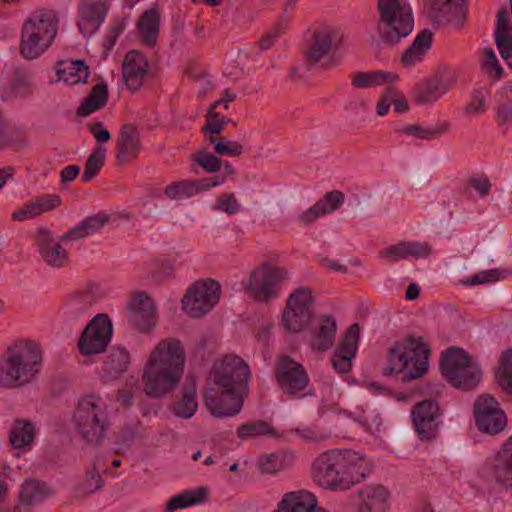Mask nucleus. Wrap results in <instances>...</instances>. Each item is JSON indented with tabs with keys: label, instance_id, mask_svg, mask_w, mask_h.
I'll return each instance as SVG.
<instances>
[{
	"label": "nucleus",
	"instance_id": "63",
	"mask_svg": "<svg viewBox=\"0 0 512 512\" xmlns=\"http://www.w3.org/2000/svg\"><path fill=\"white\" fill-rule=\"evenodd\" d=\"M485 108V96L483 91L476 90L472 94V98L470 103L466 107V114L473 115L480 111H483Z\"/></svg>",
	"mask_w": 512,
	"mask_h": 512
},
{
	"label": "nucleus",
	"instance_id": "27",
	"mask_svg": "<svg viewBox=\"0 0 512 512\" xmlns=\"http://www.w3.org/2000/svg\"><path fill=\"white\" fill-rule=\"evenodd\" d=\"M123 80L127 88L135 92L144 82L148 74V62L144 54L138 50L129 51L122 64Z\"/></svg>",
	"mask_w": 512,
	"mask_h": 512
},
{
	"label": "nucleus",
	"instance_id": "41",
	"mask_svg": "<svg viewBox=\"0 0 512 512\" xmlns=\"http://www.w3.org/2000/svg\"><path fill=\"white\" fill-rule=\"evenodd\" d=\"M35 437L33 423L26 419H15L9 434V441L15 449H30Z\"/></svg>",
	"mask_w": 512,
	"mask_h": 512
},
{
	"label": "nucleus",
	"instance_id": "46",
	"mask_svg": "<svg viewBox=\"0 0 512 512\" xmlns=\"http://www.w3.org/2000/svg\"><path fill=\"white\" fill-rule=\"evenodd\" d=\"M450 130V124L448 122H442L436 124L433 128H424L420 125L413 124L407 125L397 130L400 134H406L413 136L417 139L432 140L443 134H446Z\"/></svg>",
	"mask_w": 512,
	"mask_h": 512
},
{
	"label": "nucleus",
	"instance_id": "12",
	"mask_svg": "<svg viewBox=\"0 0 512 512\" xmlns=\"http://www.w3.org/2000/svg\"><path fill=\"white\" fill-rule=\"evenodd\" d=\"M220 299V286L213 279L192 284L182 299L184 311L192 318L207 314Z\"/></svg>",
	"mask_w": 512,
	"mask_h": 512
},
{
	"label": "nucleus",
	"instance_id": "14",
	"mask_svg": "<svg viewBox=\"0 0 512 512\" xmlns=\"http://www.w3.org/2000/svg\"><path fill=\"white\" fill-rule=\"evenodd\" d=\"M274 376L283 393L293 398L304 396L309 376L302 364L288 355H282L277 359Z\"/></svg>",
	"mask_w": 512,
	"mask_h": 512
},
{
	"label": "nucleus",
	"instance_id": "55",
	"mask_svg": "<svg viewBox=\"0 0 512 512\" xmlns=\"http://www.w3.org/2000/svg\"><path fill=\"white\" fill-rule=\"evenodd\" d=\"M213 209L223 211L228 215H234L241 211L242 206L233 193H225L215 200Z\"/></svg>",
	"mask_w": 512,
	"mask_h": 512
},
{
	"label": "nucleus",
	"instance_id": "29",
	"mask_svg": "<svg viewBox=\"0 0 512 512\" xmlns=\"http://www.w3.org/2000/svg\"><path fill=\"white\" fill-rule=\"evenodd\" d=\"M337 331L336 320L330 315L318 316L310 328L311 347L317 351L329 350L334 345Z\"/></svg>",
	"mask_w": 512,
	"mask_h": 512
},
{
	"label": "nucleus",
	"instance_id": "45",
	"mask_svg": "<svg viewBox=\"0 0 512 512\" xmlns=\"http://www.w3.org/2000/svg\"><path fill=\"white\" fill-rule=\"evenodd\" d=\"M36 86L30 74L17 70L15 77L6 89L7 98H28L34 94Z\"/></svg>",
	"mask_w": 512,
	"mask_h": 512
},
{
	"label": "nucleus",
	"instance_id": "40",
	"mask_svg": "<svg viewBox=\"0 0 512 512\" xmlns=\"http://www.w3.org/2000/svg\"><path fill=\"white\" fill-rule=\"evenodd\" d=\"M52 494V489L38 479H27L21 485L19 499L21 503L33 505L44 501Z\"/></svg>",
	"mask_w": 512,
	"mask_h": 512
},
{
	"label": "nucleus",
	"instance_id": "7",
	"mask_svg": "<svg viewBox=\"0 0 512 512\" xmlns=\"http://www.w3.org/2000/svg\"><path fill=\"white\" fill-rule=\"evenodd\" d=\"M59 18L54 10L40 9L23 24L20 54L25 59L38 58L52 44L58 32Z\"/></svg>",
	"mask_w": 512,
	"mask_h": 512
},
{
	"label": "nucleus",
	"instance_id": "59",
	"mask_svg": "<svg viewBox=\"0 0 512 512\" xmlns=\"http://www.w3.org/2000/svg\"><path fill=\"white\" fill-rule=\"evenodd\" d=\"M494 35H512V27L508 17V11L504 7L497 13V23Z\"/></svg>",
	"mask_w": 512,
	"mask_h": 512
},
{
	"label": "nucleus",
	"instance_id": "32",
	"mask_svg": "<svg viewBox=\"0 0 512 512\" xmlns=\"http://www.w3.org/2000/svg\"><path fill=\"white\" fill-rule=\"evenodd\" d=\"M109 219L110 217L106 213H98L88 216L61 235L60 241L72 242L95 234L109 222Z\"/></svg>",
	"mask_w": 512,
	"mask_h": 512
},
{
	"label": "nucleus",
	"instance_id": "33",
	"mask_svg": "<svg viewBox=\"0 0 512 512\" xmlns=\"http://www.w3.org/2000/svg\"><path fill=\"white\" fill-rule=\"evenodd\" d=\"M197 408L196 379L188 374L183 384L182 397L173 403L172 412L179 418L189 419L196 413Z\"/></svg>",
	"mask_w": 512,
	"mask_h": 512
},
{
	"label": "nucleus",
	"instance_id": "38",
	"mask_svg": "<svg viewBox=\"0 0 512 512\" xmlns=\"http://www.w3.org/2000/svg\"><path fill=\"white\" fill-rule=\"evenodd\" d=\"M397 78V75L388 71H358L351 75V85L355 88H372L393 83Z\"/></svg>",
	"mask_w": 512,
	"mask_h": 512
},
{
	"label": "nucleus",
	"instance_id": "47",
	"mask_svg": "<svg viewBox=\"0 0 512 512\" xmlns=\"http://www.w3.org/2000/svg\"><path fill=\"white\" fill-rule=\"evenodd\" d=\"M496 381L507 394L512 395V349L506 350L496 371Z\"/></svg>",
	"mask_w": 512,
	"mask_h": 512
},
{
	"label": "nucleus",
	"instance_id": "53",
	"mask_svg": "<svg viewBox=\"0 0 512 512\" xmlns=\"http://www.w3.org/2000/svg\"><path fill=\"white\" fill-rule=\"evenodd\" d=\"M481 67L482 70L493 79L499 78L503 73V69L497 60L496 54L491 48L483 50Z\"/></svg>",
	"mask_w": 512,
	"mask_h": 512
},
{
	"label": "nucleus",
	"instance_id": "31",
	"mask_svg": "<svg viewBox=\"0 0 512 512\" xmlns=\"http://www.w3.org/2000/svg\"><path fill=\"white\" fill-rule=\"evenodd\" d=\"M140 148L137 129L129 124L123 125L117 139V161L119 163H126L135 159L138 156Z\"/></svg>",
	"mask_w": 512,
	"mask_h": 512
},
{
	"label": "nucleus",
	"instance_id": "13",
	"mask_svg": "<svg viewBox=\"0 0 512 512\" xmlns=\"http://www.w3.org/2000/svg\"><path fill=\"white\" fill-rule=\"evenodd\" d=\"M313 296L309 288L300 287L288 298L281 323L289 333H298L311 320Z\"/></svg>",
	"mask_w": 512,
	"mask_h": 512
},
{
	"label": "nucleus",
	"instance_id": "18",
	"mask_svg": "<svg viewBox=\"0 0 512 512\" xmlns=\"http://www.w3.org/2000/svg\"><path fill=\"white\" fill-rule=\"evenodd\" d=\"M111 0H82L78 4L77 26L84 37H91L104 23Z\"/></svg>",
	"mask_w": 512,
	"mask_h": 512
},
{
	"label": "nucleus",
	"instance_id": "3",
	"mask_svg": "<svg viewBox=\"0 0 512 512\" xmlns=\"http://www.w3.org/2000/svg\"><path fill=\"white\" fill-rule=\"evenodd\" d=\"M315 480L329 490H348L366 477L365 461L348 449L328 450L313 462Z\"/></svg>",
	"mask_w": 512,
	"mask_h": 512
},
{
	"label": "nucleus",
	"instance_id": "49",
	"mask_svg": "<svg viewBox=\"0 0 512 512\" xmlns=\"http://www.w3.org/2000/svg\"><path fill=\"white\" fill-rule=\"evenodd\" d=\"M206 119V124L201 128L205 139H208L209 136L216 137V135H220L226 125L232 122V119L222 116L219 112H216V108L212 107H209Z\"/></svg>",
	"mask_w": 512,
	"mask_h": 512
},
{
	"label": "nucleus",
	"instance_id": "52",
	"mask_svg": "<svg viewBox=\"0 0 512 512\" xmlns=\"http://www.w3.org/2000/svg\"><path fill=\"white\" fill-rule=\"evenodd\" d=\"M191 160L202 167L207 173H217L221 170L223 161L217 156L208 153L205 149L191 155Z\"/></svg>",
	"mask_w": 512,
	"mask_h": 512
},
{
	"label": "nucleus",
	"instance_id": "24",
	"mask_svg": "<svg viewBox=\"0 0 512 512\" xmlns=\"http://www.w3.org/2000/svg\"><path fill=\"white\" fill-rule=\"evenodd\" d=\"M360 327L357 323L350 325L345 331L339 347L331 356L333 368L342 374L350 371L352 359L358 350Z\"/></svg>",
	"mask_w": 512,
	"mask_h": 512
},
{
	"label": "nucleus",
	"instance_id": "57",
	"mask_svg": "<svg viewBox=\"0 0 512 512\" xmlns=\"http://www.w3.org/2000/svg\"><path fill=\"white\" fill-rule=\"evenodd\" d=\"M222 166L223 171L220 176L203 178L204 182L206 184H209L207 185V190L212 187L221 185L222 183L226 182L229 178H234L236 174L234 167L228 161H224Z\"/></svg>",
	"mask_w": 512,
	"mask_h": 512
},
{
	"label": "nucleus",
	"instance_id": "11",
	"mask_svg": "<svg viewBox=\"0 0 512 512\" xmlns=\"http://www.w3.org/2000/svg\"><path fill=\"white\" fill-rule=\"evenodd\" d=\"M339 38L338 30L331 26H322L316 28L307 45L303 50V61L308 69L320 66L330 68L336 65V61L330 57L332 48H338Z\"/></svg>",
	"mask_w": 512,
	"mask_h": 512
},
{
	"label": "nucleus",
	"instance_id": "4",
	"mask_svg": "<svg viewBox=\"0 0 512 512\" xmlns=\"http://www.w3.org/2000/svg\"><path fill=\"white\" fill-rule=\"evenodd\" d=\"M43 364L41 347L29 340H19L0 357V386L14 389L33 383Z\"/></svg>",
	"mask_w": 512,
	"mask_h": 512
},
{
	"label": "nucleus",
	"instance_id": "21",
	"mask_svg": "<svg viewBox=\"0 0 512 512\" xmlns=\"http://www.w3.org/2000/svg\"><path fill=\"white\" fill-rule=\"evenodd\" d=\"M97 287L88 284L69 293L62 304V314L67 320L84 317L97 300Z\"/></svg>",
	"mask_w": 512,
	"mask_h": 512
},
{
	"label": "nucleus",
	"instance_id": "37",
	"mask_svg": "<svg viewBox=\"0 0 512 512\" xmlns=\"http://www.w3.org/2000/svg\"><path fill=\"white\" fill-rule=\"evenodd\" d=\"M57 75L60 80L74 85L86 82L89 68L83 60H64L58 63Z\"/></svg>",
	"mask_w": 512,
	"mask_h": 512
},
{
	"label": "nucleus",
	"instance_id": "36",
	"mask_svg": "<svg viewBox=\"0 0 512 512\" xmlns=\"http://www.w3.org/2000/svg\"><path fill=\"white\" fill-rule=\"evenodd\" d=\"M207 185L203 178L176 181L165 187L164 194L170 200H181L206 191Z\"/></svg>",
	"mask_w": 512,
	"mask_h": 512
},
{
	"label": "nucleus",
	"instance_id": "28",
	"mask_svg": "<svg viewBox=\"0 0 512 512\" xmlns=\"http://www.w3.org/2000/svg\"><path fill=\"white\" fill-rule=\"evenodd\" d=\"M61 202V197L57 194H42L23 204L12 213L11 218L14 221L29 220L58 208Z\"/></svg>",
	"mask_w": 512,
	"mask_h": 512
},
{
	"label": "nucleus",
	"instance_id": "2",
	"mask_svg": "<svg viewBox=\"0 0 512 512\" xmlns=\"http://www.w3.org/2000/svg\"><path fill=\"white\" fill-rule=\"evenodd\" d=\"M185 361L186 353L180 340H161L143 368L144 393L152 398H163L174 391L183 376Z\"/></svg>",
	"mask_w": 512,
	"mask_h": 512
},
{
	"label": "nucleus",
	"instance_id": "8",
	"mask_svg": "<svg viewBox=\"0 0 512 512\" xmlns=\"http://www.w3.org/2000/svg\"><path fill=\"white\" fill-rule=\"evenodd\" d=\"M377 33L387 46L398 44L413 30L414 18L409 4L402 0H378Z\"/></svg>",
	"mask_w": 512,
	"mask_h": 512
},
{
	"label": "nucleus",
	"instance_id": "35",
	"mask_svg": "<svg viewBox=\"0 0 512 512\" xmlns=\"http://www.w3.org/2000/svg\"><path fill=\"white\" fill-rule=\"evenodd\" d=\"M433 34L429 29H423L416 36L412 44L403 52L401 63L410 68L422 62L425 54L431 48Z\"/></svg>",
	"mask_w": 512,
	"mask_h": 512
},
{
	"label": "nucleus",
	"instance_id": "5",
	"mask_svg": "<svg viewBox=\"0 0 512 512\" xmlns=\"http://www.w3.org/2000/svg\"><path fill=\"white\" fill-rule=\"evenodd\" d=\"M429 347L422 338L408 335L402 341L396 342L389 350L387 365L383 368V375L404 372L403 382L421 378L428 369Z\"/></svg>",
	"mask_w": 512,
	"mask_h": 512
},
{
	"label": "nucleus",
	"instance_id": "26",
	"mask_svg": "<svg viewBox=\"0 0 512 512\" xmlns=\"http://www.w3.org/2000/svg\"><path fill=\"white\" fill-rule=\"evenodd\" d=\"M129 321L134 328L146 332L155 326V306L152 298L138 292L130 301Z\"/></svg>",
	"mask_w": 512,
	"mask_h": 512
},
{
	"label": "nucleus",
	"instance_id": "50",
	"mask_svg": "<svg viewBox=\"0 0 512 512\" xmlns=\"http://www.w3.org/2000/svg\"><path fill=\"white\" fill-rule=\"evenodd\" d=\"M214 146V152L228 157H239L243 154L244 146L238 141H232L226 136L211 137L205 139Z\"/></svg>",
	"mask_w": 512,
	"mask_h": 512
},
{
	"label": "nucleus",
	"instance_id": "48",
	"mask_svg": "<svg viewBox=\"0 0 512 512\" xmlns=\"http://www.w3.org/2000/svg\"><path fill=\"white\" fill-rule=\"evenodd\" d=\"M105 159H106V148L103 147L102 145H97L92 150V152L90 153V155L88 156V158L86 160L85 168H84V172L82 174L81 180L83 182H89L94 177H96V175L98 174L100 169L104 166Z\"/></svg>",
	"mask_w": 512,
	"mask_h": 512
},
{
	"label": "nucleus",
	"instance_id": "19",
	"mask_svg": "<svg viewBox=\"0 0 512 512\" xmlns=\"http://www.w3.org/2000/svg\"><path fill=\"white\" fill-rule=\"evenodd\" d=\"M429 15L438 24L461 29L467 20L465 0H428Z\"/></svg>",
	"mask_w": 512,
	"mask_h": 512
},
{
	"label": "nucleus",
	"instance_id": "9",
	"mask_svg": "<svg viewBox=\"0 0 512 512\" xmlns=\"http://www.w3.org/2000/svg\"><path fill=\"white\" fill-rule=\"evenodd\" d=\"M440 371L444 379L458 390H475L482 379L479 364L460 347H450L442 352Z\"/></svg>",
	"mask_w": 512,
	"mask_h": 512
},
{
	"label": "nucleus",
	"instance_id": "25",
	"mask_svg": "<svg viewBox=\"0 0 512 512\" xmlns=\"http://www.w3.org/2000/svg\"><path fill=\"white\" fill-rule=\"evenodd\" d=\"M390 493L383 485H366L353 496L357 512H386Z\"/></svg>",
	"mask_w": 512,
	"mask_h": 512
},
{
	"label": "nucleus",
	"instance_id": "64",
	"mask_svg": "<svg viewBox=\"0 0 512 512\" xmlns=\"http://www.w3.org/2000/svg\"><path fill=\"white\" fill-rule=\"evenodd\" d=\"M496 44L501 57L507 60L512 55V35L495 36Z\"/></svg>",
	"mask_w": 512,
	"mask_h": 512
},
{
	"label": "nucleus",
	"instance_id": "34",
	"mask_svg": "<svg viewBox=\"0 0 512 512\" xmlns=\"http://www.w3.org/2000/svg\"><path fill=\"white\" fill-rule=\"evenodd\" d=\"M129 363V351L120 345L112 346L104 362L103 377L106 381L117 379L127 371Z\"/></svg>",
	"mask_w": 512,
	"mask_h": 512
},
{
	"label": "nucleus",
	"instance_id": "22",
	"mask_svg": "<svg viewBox=\"0 0 512 512\" xmlns=\"http://www.w3.org/2000/svg\"><path fill=\"white\" fill-rule=\"evenodd\" d=\"M457 81V75L453 70L444 69L438 74L417 86L416 102L420 104L433 103L440 99Z\"/></svg>",
	"mask_w": 512,
	"mask_h": 512
},
{
	"label": "nucleus",
	"instance_id": "23",
	"mask_svg": "<svg viewBox=\"0 0 512 512\" xmlns=\"http://www.w3.org/2000/svg\"><path fill=\"white\" fill-rule=\"evenodd\" d=\"M485 476L497 484L512 487V449L506 443L484 465Z\"/></svg>",
	"mask_w": 512,
	"mask_h": 512
},
{
	"label": "nucleus",
	"instance_id": "60",
	"mask_svg": "<svg viewBox=\"0 0 512 512\" xmlns=\"http://www.w3.org/2000/svg\"><path fill=\"white\" fill-rule=\"evenodd\" d=\"M407 256L414 258L428 257L431 254V247L427 243L406 242Z\"/></svg>",
	"mask_w": 512,
	"mask_h": 512
},
{
	"label": "nucleus",
	"instance_id": "10",
	"mask_svg": "<svg viewBox=\"0 0 512 512\" xmlns=\"http://www.w3.org/2000/svg\"><path fill=\"white\" fill-rule=\"evenodd\" d=\"M287 279L285 268L264 263L251 272L243 285L254 300L268 303L279 296L280 286Z\"/></svg>",
	"mask_w": 512,
	"mask_h": 512
},
{
	"label": "nucleus",
	"instance_id": "30",
	"mask_svg": "<svg viewBox=\"0 0 512 512\" xmlns=\"http://www.w3.org/2000/svg\"><path fill=\"white\" fill-rule=\"evenodd\" d=\"M273 512H327L318 506L315 496L307 491L286 493Z\"/></svg>",
	"mask_w": 512,
	"mask_h": 512
},
{
	"label": "nucleus",
	"instance_id": "39",
	"mask_svg": "<svg viewBox=\"0 0 512 512\" xmlns=\"http://www.w3.org/2000/svg\"><path fill=\"white\" fill-rule=\"evenodd\" d=\"M160 16L155 8L146 10L140 17L137 28L142 42L149 47L156 44L159 34Z\"/></svg>",
	"mask_w": 512,
	"mask_h": 512
},
{
	"label": "nucleus",
	"instance_id": "17",
	"mask_svg": "<svg viewBox=\"0 0 512 512\" xmlns=\"http://www.w3.org/2000/svg\"><path fill=\"white\" fill-rule=\"evenodd\" d=\"M411 417L415 432L421 440L431 441L436 438L441 424V413L435 400L426 399L415 404Z\"/></svg>",
	"mask_w": 512,
	"mask_h": 512
},
{
	"label": "nucleus",
	"instance_id": "6",
	"mask_svg": "<svg viewBox=\"0 0 512 512\" xmlns=\"http://www.w3.org/2000/svg\"><path fill=\"white\" fill-rule=\"evenodd\" d=\"M72 422L83 441L90 445H99L110 427L106 402L96 394L80 397L74 408Z\"/></svg>",
	"mask_w": 512,
	"mask_h": 512
},
{
	"label": "nucleus",
	"instance_id": "61",
	"mask_svg": "<svg viewBox=\"0 0 512 512\" xmlns=\"http://www.w3.org/2000/svg\"><path fill=\"white\" fill-rule=\"evenodd\" d=\"M509 93L507 101L503 102L497 111V118L501 125L512 124V89Z\"/></svg>",
	"mask_w": 512,
	"mask_h": 512
},
{
	"label": "nucleus",
	"instance_id": "44",
	"mask_svg": "<svg viewBox=\"0 0 512 512\" xmlns=\"http://www.w3.org/2000/svg\"><path fill=\"white\" fill-rule=\"evenodd\" d=\"M207 490L199 487L195 490H185L182 493L168 500L165 506V512H174L177 509L186 508L204 500Z\"/></svg>",
	"mask_w": 512,
	"mask_h": 512
},
{
	"label": "nucleus",
	"instance_id": "58",
	"mask_svg": "<svg viewBox=\"0 0 512 512\" xmlns=\"http://www.w3.org/2000/svg\"><path fill=\"white\" fill-rule=\"evenodd\" d=\"M399 96V92L396 88L394 87H388L385 91V93L383 94V96L381 97V99L379 100V102L377 103V106H376V112L379 116H385L389 109H390V106L392 104V101L395 100V97H398Z\"/></svg>",
	"mask_w": 512,
	"mask_h": 512
},
{
	"label": "nucleus",
	"instance_id": "1",
	"mask_svg": "<svg viewBox=\"0 0 512 512\" xmlns=\"http://www.w3.org/2000/svg\"><path fill=\"white\" fill-rule=\"evenodd\" d=\"M250 369L239 356H227L214 368V382L221 389L216 393L209 389L204 393V403L209 412L217 418L237 415L248 392Z\"/></svg>",
	"mask_w": 512,
	"mask_h": 512
},
{
	"label": "nucleus",
	"instance_id": "51",
	"mask_svg": "<svg viewBox=\"0 0 512 512\" xmlns=\"http://www.w3.org/2000/svg\"><path fill=\"white\" fill-rule=\"evenodd\" d=\"M275 434L274 429L264 420H257L254 422H248L240 425L237 428V436L241 440H247L250 438Z\"/></svg>",
	"mask_w": 512,
	"mask_h": 512
},
{
	"label": "nucleus",
	"instance_id": "54",
	"mask_svg": "<svg viewBox=\"0 0 512 512\" xmlns=\"http://www.w3.org/2000/svg\"><path fill=\"white\" fill-rule=\"evenodd\" d=\"M344 202V194L341 191L334 190L326 193L323 198L317 201V207L322 214H328L337 210Z\"/></svg>",
	"mask_w": 512,
	"mask_h": 512
},
{
	"label": "nucleus",
	"instance_id": "15",
	"mask_svg": "<svg viewBox=\"0 0 512 512\" xmlns=\"http://www.w3.org/2000/svg\"><path fill=\"white\" fill-rule=\"evenodd\" d=\"M474 418L478 430L489 435H496L504 430L507 419L498 401L489 394L477 397L474 403Z\"/></svg>",
	"mask_w": 512,
	"mask_h": 512
},
{
	"label": "nucleus",
	"instance_id": "20",
	"mask_svg": "<svg viewBox=\"0 0 512 512\" xmlns=\"http://www.w3.org/2000/svg\"><path fill=\"white\" fill-rule=\"evenodd\" d=\"M35 242L42 260L52 268H62L69 264V253L62 247L60 239L55 240L52 231L44 226L35 232Z\"/></svg>",
	"mask_w": 512,
	"mask_h": 512
},
{
	"label": "nucleus",
	"instance_id": "62",
	"mask_svg": "<svg viewBox=\"0 0 512 512\" xmlns=\"http://www.w3.org/2000/svg\"><path fill=\"white\" fill-rule=\"evenodd\" d=\"M284 25L280 23L279 25L273 27L270 31H268L259 41V47L261 50H268L271 48L275 42V40L283 33Z\"/></svg>",
	"mask_w": 512,
	"mask_h": 512
},
{
	"label": "nucleus",
	"instance_id": "43",
	"mask_svg": "<svg viewBox=\"0 0 512 512\" xmlns=\"http://www.w3.org/2000/svg\"><path fill=\"white\" fill-rule=\"evenodd\" d=\"M294 462V456L290 452H276L262 455L257 460L259 470L264 474H276Z\"/></svg>",
	"mask_w": 512,
	"mask_h": 512
},
{
	"label": "nucleus",
	"instance_id": "42",
	"mask_svg": "<svg viewBox=\"0 0 512 512\" xmlns=\"http://www.w3.org/2000/svg\"><path fill=\"white\" fill-rule=\"evenodd\" d=\"M108 100V89L104 82L96 84L88 95L84 98L77 109V115L86 117L91 113L101 109Z\"/></svg>",
	"mask_w": 512,
	"mask_h": 512
},
{
	"label": "nucleus",
	"instance_id": "16",
	"mask_svg": "<svg viewBox=\"0 0 512 512\" xmlns=\"http://www.w3.org/2000/svg\"><path fill=\"white\" fill-rule=\"evenodd\" d=\"M113 332L112 323L107 314H97L84 328L78 348L82 354L102 353L110 342Z\"/></svg>",
	"mask_w": 512,
	"mask_h": 512
},
{
	"label": "nucleus",
	"instance_id": "56",
	"mask_svg": "<svg viewBox=\"0 0 512 512\" xmlns=\"http://www.w3.org/2000/svg\"><path fill=\"white\" fill-rule=\"evenodd\" d=\"M468 184L475 189L480 197L485 198L491 190V182L485 175L473 174L468 178Z\"/></svg>",
	"mask_w": 512,
	"mask_h": 512
}]
</instances>
